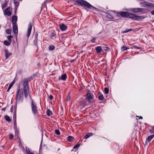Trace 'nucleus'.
Wrapping results in <instances>:
<instances>
[{
	"label": "nucleus",
	"mask_w": 154,
	"mask_h": 154,
	"mask_svg": "<svg viewBox=\"0 0 154 154\" xmlns=\"http://www.w3.org/2000/svg\"><path fill=\"white\" fill-rule=\"evenodd\" d=\"M13 25L17 24L16 23L17 21V17L16 16H13L12 17Z\"/></svg>",
	"instance_id": "obj_12"
},
{
	"label": "nucleus",
	"mask_w": 154,
	"mask_h": 154,
	"mask_svg": "<svg viewBox=\"0 0 154 154\" xmlns=\"http://www.w3.org/2000/svg\"><path fill=\"white\" fill-rule=\"evenodd\" d=\"M50 37L52 39H54L56 38V33L55 31H53L50 34Z\"/></svg>",
	"instance_id": "obj_11"
},
{
	"label": "nucleus",
	"mask_w": 154,
	"mask_h": 154,
	"mask_svg": "<svg viewBox=\"0 0 154 154\" xmlns=\"http://www.w3.org/2000/svg\"><path fill=\"white\" fill-rule=\"evenodd\" d=\"M52 114V112L49 109H48L47 110V115L49 116H51Z\"/></svg>",
	"instance_id": "obj_25"
},
{
	"label": "nucleus",
	"mask_w": 154,
	"mask_h": 154,
	"mask_svg": "<svg viewBox=\"0 0 154 154\" xmlns=\"http://www.w3.org/2000/svg\"><path fill=\"white\" fill-rule=\"evenodd\" d=\"M4 14L5 15H6L8 16H10L11 15V12L8 10V8L5 9V11Z\"/></svg>",
	"instance_id": "obj_13"
},
{
	"label": "nucleus",
	"mask_w": 154,
	"mask_h": 154,
	"mask_svg": "<svg viewBox=\"0 0 154 154\" xmlns=\"http://www.w3.org/2000/svg\"><path fill=\"white\" fill-rule=\"evenodd\" d=\"M78 3L82 6L84 7H86L87 8H92L94 9H96L97 8L93 6H92L88 2L84 1L82 0H78Z\"/></svg>",
	"instance_id": "obj_3"
},
{
	"label": "nucleus",
	"mask_w": 154,
	"mask_h": 154,
	"mask_svg": "<svg viewBox=\"0 0 154 154\" xmlns=\"http://www.w3.org/2000/svg\"><path fill=\"white\" fill-rule=\"evenodd\" d=\"M70 96L69 95V94L67 97V98L66 99V101H69L70 100Z\"/></svg>",
	"instance_id": "obj_36"
},
{
	"label": "nucleus",
	"mask_w": 154,
	"mask_h": 154,
	"mask_svg": "<svg viewBox=\"0 0 154 154\" xmlns=\"http://www.w3.org/2000/svg\"><path fill=\"white\" fill-rule=\"evenodd\" d=\"M14 128H17V123H16V116H14Z\"/></svg>",
	"instance_id": "obj_24"
},
{
	"label": "nucleus",
	"mask_w": 154,
	"mask_h": 154,
	"mask_svg": "<svg viewBox=\"0 0 154 154\" xmlns=\"http://www.w3.org/2000/svg\"><path fill=\"white\" fill-rule=\"evenodd\" d=\"M99 100L101 101H103L104 98V97L103 95H100L98 97Z\"/></svg>",
	"instance_id": "obj_26"
},
{
	"label": "nucleus",
	"mask_w": 154,
	"mask_h": 154,
	"mask_svg": "<svg viewBox=\"0 0 154 154\" xmlns=\"http://www.w3.org/2000/svg\"><path fill=\"white\" fill-rule=\"evenodd\" d=\"M96 50L97 53H100L102 50V48L100 46H98L96 48Z\"/></svg>",
	"instance_id": "obj_14"
},
{
	"label": "nucleus",
	"mask_w": 154,
	"mask_h": 154,
	"mask_svg": "<svg viewBox=\"0 0 154 154\" xmlns=\"http://www.w3.org/2000/svg\"><path fill=\"white\" fill-rule=\"evenodd\" d=\"M38 42V39L37 37H36L34 41V44L35 45H37V44Z\"/></svg>",
	"instance_id": "obj_34"
},
{
	"label": "nucleus",
	"mask_w": 154,
	"mask_h": 154,
	"mask_svg": "<svg viewBox=\"0 0 154 154\" xmlns=\"http://www.w3.org/2000/svg\"><path fill=\"white\" fill-rule=\"evenodd\" d=\"M4 118L5 119L8 121V122H10L11 121V119H10V117L8 116H4Z\"/></svg>",
	"instance_id": "obj_21"
},
{
	"label": "nucleus",
	"mask_w": 154,
	"mask_h": 154,
	"mask_svg": "<svg viewBox=\"0 0 154 154\" xmlns=\"http://www.w3.org/2000/svg\"><path fill=\"white\" fill-rule=\"evenodd\" d=\"M128 49V48L125 46H123L121 48V49H122V51H125L127 49Z\"/></svg>",
	"instance_id": "obj_29"
},
{
	"label": "nucleus",
	"mask_w": 154,
	"mask_h": 154,
	"mask_svg": "<svg viewBox=\"0 0 154 154\" xmlns=\"http://www.w3.org/2000/svg\"><path fill=\"white\" fill-rule=\"evenodd\" d=\"M104 91L106 94H107L109 93V91L108 88H104Z\"/></svg>",
	"instance_id": "obj_30"
},
{
	"label": "nucleus",
	"mask_w": 154,
	"mask_h": 154,
	"mask_svg": "<svg viewBox=\"0 0 154 154\" xmlns=\"http://www.w3.org/2000/svg\"><path fill=\"white\" fill-rule=\"evenodd\" d=\"M25 149H26V151L27 154H34L33 153L31 152L29 149V148L27 147H25Z\"/></svg>",
	"instance_id": "obj_17"
},
{
	"label": "nucleus",
	"mask_w": 154,
	"mask_h": 154,
	"mask_svg": "<svg viewBox=\"0 0 154 154\" xmlns=\"http://www.w3.org/2000/svg\"><path fill=\"white\" fill-rule=\"evenodd\" d=\"M13 32L15 35H17L18 34V28L17 24L13 25Z\"/></svg>",
	"instance_id": "obj_7"
},
{
	"label": "nucleus",
	"mask_w": 154,
	"mask_h": 154,
	"mask_svg": "<svg viewBox=\"0 0 154 154\" xmlns=\"http://www.w3.org/2000/svg\"><path fill=\"white\" fill-rule=\"evenodd\" d=\"M96 40V38H92L91 40V41L93 42H94Z\"/></svg>",
	"instance_id": "obj_41"
},
{
	"label": "nucleus",
	"mask_w": 154,
	"mask_h": 154,
	"mask_svg": "<svg viewBox=\"0 0 154 154\" xmlns=\"http://www.w3.org/2000/svg\"><path fill=\"white\" fill-rule=\"evenodd\" d=\"M5 57L6 59H7L8 57L11 56V53L9 52L7 50H5Z\"/></svg>",
	"instance_id": "obj_8"
},
{
	"label": "nucleus",
	"mask_w": 154,
	"mask_h": 154,
	"mask_svg": "<svg viewBox=\"0 0 154 154\" xmlns=\"http://www.w3.org/2000/svg\"><path fill=\"white\" fill-rule=\"evenodd\" d=\"M131 11L134 12H137L141 11H142V9L140 8H132L131 9Z\"/></svg>",
	"instance_id": "obj_9"
},
{
	"label": "nucleus",
	"mask_w": 154,
	"mask_h": 154,
	"mask_svg": "<svg viewBox=\"0 0 154 154\" xmlns=\"http://www.w3.org/2000/svg\"><path fill=\"white\" fill-rule=\"evenodd\" d=\"M94 95L93 93L90 91L88 92L86 95V98L88 102L92 103L93 101Z\"/></svg>",
	"instance_id": "obj_4"
},
{
	"label": "nucleus",
	"mask_w": 154,
	"mask_h": 154,
	"mask_svg": "<svg viewBox=\"0 0 154 154\" xmlns=\"http://www.w3.org/2000/svg\"><path fill=\"white\" fill-rule=\"evenodd\" d=\"M137 117H139V119H143L142 118V117L141 116H140L139 117L138 116H137Z\"/></svg>",
	"instance_id": "obj_45"
},
{
	"label": "nucleus",
	"mask_w": 154,
	"mask_h": 154,
	"mask_svg": "<svg viewBox=\"0 0 154 154\" xmlns=\"http://www.w3.org/2000/svg\"><path fill=\"white\" fill-rule=\"evenodd\" d=\"M55 133L58 135H59L60 134V132L58 130H56L55 131Z\"/></svg>",
	"instance_id": "obj_37"
},
{
	"label": "nucleus",
	"mask_w": 154,
	"mask_h": 154,
	"mask_svg": "<svg viewBox=\"0 0 154 154\" xmlns=\"http://www.w3.org/2000/svg\"><path fill=\"white\" fill-rule=\"evenodd\" d=\"M4 6L3 5H2V9H3L4 8Z\"/></svg>",
	"instance_id": "obj_48"
},
{
	"label": "nucleus",
	"mask_w": 154,
	"mask_h": 154,
	"mask_svg": "<svg viewBox=\"0 0 154 154\" xmlns=\"http://www.w3.org/2000/svg\"><path fill=\"white\" fill-rule=\"evenodd\" d=\"M14 83V82H12L9 85L8 88L7 90V91H9V90L11 88L12 86L13 85Z\"/></svg>",
	"instance_id": "obj_19"
},
{
	"label": "nucleus",
	"mask_w": 154,
	"mask_h": 154,
	"mask_svg": "<svg viewBox=\"0 0 154 154\" xmlns=\"http://www.w3.org/2000/svg\"><path fill=\"white\" fill-rule=\"evenodd\" d=\"M151 13L152 15H154V10L152 11L151 12Z\"/></svg>",
	"instance_id": "obj_44"
},
{
	"label": "nucleus",
	"mask_w": 154,
	"mask_h": 154,
	"mask_svg": "<svg viewBox=\"0 0 154 154\" xmlns=\"http://www.w3.org/2000/svg\"><path fill=\"white\" fill-rule=\"evenodd\" d=\"M49 97L51 100H52L53 98V97L52 95H51L49 96Z\"/></svg>",
	"instance_id": "obj_40"
},
{
	"label": "nucleus",
	"mask_w": 154,
	"mask_h": 154,
	"mask_svg": "<svg viewBox=\"0 0 154 154\" xmlns=\"http://www.w3.org/2000/svg\"><path fill=\"white\" fill-rule=\"evenodd\" d=\"M59 27L62 31L65 30L67 29V26L64 24L63 23L59 25Z\"/></svg>",
	"instance_id": "obj_10"
},
{
	"label": "nucleus",
	"mask_w": 154,
	"mask_h": 154,
	"mask_svg": "<svg viewBox=\"0 0 154 154\" xmlns=\"http://www.w3.org/2000/svg\"><path fill=\"white\" fill-rule=\"evenodd\" d=\"M105 48L104 49L105 50H108V48L107 47H105Z\"/></svg>",
	"instance_id": "obj_46"
},
{
	"label": "nucleus",
	"mask_w": 154,
	"mask_h": 154,
	"mask_svg": "<svg viewBox=\"0 0 154 154\" xmlns=\"http://www.w3.org/2000/svg\"><path fill=\"white\" fill-rule=\"evenodd\" d=\"M74 60H72L71 61V62H73V61H74Z\"/></svg>",
	"instance_id": "obj_49"
},
{
	"label": "nucleus",
	"mask_w": 154,
	"mask_h": 154,
	"mask_svg": "<svg viewBox=\"0 0 154 154\" xmlns=\"http://www.w3.org/2000/svg\"><path fill=\"white\" fill-rule=\"evenodd\" d=\"M31 109L33 114L34 115H35L37 112V107L33 100H32L31 101Z\"/></svg>",
	"instance_id": "obj_5"
},
{
	"label": "nucleus",
	"mask_w": 154,
	"mask_h": 154,
	"mask_svg": "<svg viewBox=\"0 0 154 154\" xmlns=\"http://www.w3.org/2000/svg\"><path fill=\"white\" fill-rule=\"evenodd\" d=\"M154 137V134L150 135L149 136L148 138L146 139V142H149Z\"/></svg>",
	"instance_id": "obj_15"
},
{
	"label": "nucleus",
	"mask_w": 154,
	"mask_h": 154,
	"mask_svg": "<svg viewBox=\"0 0 154 154\" xmlns=\"http://www.w3.org/2000/svg\"><path fill=\"white\" fill-rule=\"evenodd\" d=\"M11 43V42L7 40H5L3 42L4 44L7 46H9L10 45Z\"/></svg>",
	"instance_id": "obj_16"
},
{
	"label": "nucleus",
	"mask_w": 154,
	"mask_h": 154,
	"mask_svg": "<svg viewBox=\"0 0 154 154\" xmlns=\"http://www.w3.org/2000/svg\"><path fill=\"white\" fill-rule=\"evenodd\" d=\"M19 3L18 2H14V4L15 5V9L16 11L19 6Z\"/></svg>",
	"instance_id": "obj_20"
},
{
	"label": "nucleus",
	"mask_w": 154,
	"mask_h": 154,
	"mask_svg": "<svg viewBox=\"0 0 154 154\" xmlns=\"http://www.w3.org/2000/svg\"><path fill=\"white\" fill-rule=\"evenodd\" d=\"M23 89H20V86H18L17 91L16 97L17 101H23L24 97L27 98L29 94V87L28 82L24 81L23 85Z\"/></svg>",
	"instance_id": "obj_1"
},
{
	"label": "nucleus",
	"mask_w": 154,
	"mask_h": 154,
	"mask_svg": "<svg viewBox=\"0 0 154 154\" xmlns=\"http://www.w3.org/2000/svg\"><path fill=\"white\" fill-rule=\"evenodd\" d=\"M55 47L54 45H50L49 47V49L50 51H52L54 49Z\"/></svg>",
	"instance_id": "obj_22"
},
{
	"label": "nucleus",
	"mask_w": 154,
	"mask_h": 154,
	"mask_svg": "<svg viewBox=\"0 0 154 154\" xmlns=\"http://www.w3.org/2000/svg\"><path fill=\"white\" fill-rule=\"evenodd\" d=\"M73 139V137L71 136H69L67 138V140L70 141H72Z\"/></svg>",
	"instance_id": "obj_23"
},
{
	"label": "nucleus",
	"mask_w": 154,
	"mask_h": 154,
	"mask_svg": "<svg viewBox=\"0 0 154 154\" xmlns=\"http://www.w3.org/2000/svg\"><path fill=\"white\" fill-rule=\"evenodd\" d=\"M80 144H79L76 145L73 147L74 149H77L80 146Z\"/></svg>",
	"instance_id": "obj_33"
},
{
	"label": "nucleus",
	"mask_w": 154,
	"mask_h": 154,
	"mask_svg": "<svg viewBox=\"0 0 154 154\" xmlns=\"http://www.w3.org/2000/svg\"><path fill=\"white\" fill-rule=\"evenodd\" d=\"M134 48H136V49H140V47H138L137 46H134Z\"/></svg>",
	"instance_id": "obj_42"
},
{
	"label": "nucleus",
	"mask_w": 154,
	"mask_h": 154,
	"mask_svg": "<svg viewBox=\"0 0 154 154\" xmlns=\"http://www.w3.org/2000/svg\"><path fill=\"white\" fill-rule=\"evenodd\" d=\"M149 132L151 134L154 133V126L152 128V129L150 130H149Z\"/></svg>",
	"instance_id": "obj_28"
},
{
	"label": "nucleus",
	"mask_w": 154,
	"mask_h": 154,
	"mask_svg": "<svg viewBox=\"0 0 154 154\" xmlns=\"http://www.w3.org/2000/svg\"><path fill=\"white\" fill-rule=\"evenodd\" d=\"M92 135V134L91 133H89L88 134L84 136V138L85 139H87L88 138H89L90 136H91Z\"/></svg>",
	"instance_id": "obj_27"
},
{
	"label": "nucleus",
	"mask_w": 154,
	"mask_h": 154,
	"mask_svg": "<svg viewBox=\"0 0 154 154\" xmlns=\"http://www.w3.org/2000/svg\"><path fill=\"white\" fill-rule=\"evenodd\" d=\"M107 17L108 18L110 19H112L113 18V17L112 16L109 14H108L107 15Z\"/></svg>",
	"instance_id": "obj_35"
},
{
	"label": "nucleus",
	"mask_w": 154,
	"mask_h": 154,
	"mask_svg": "<svg viewBox=\"0 0 154 154\" xmlns=\"http://www.w3.org/2000/svg\"><path fill=\"white\" fill-rule=\"evenodd\" d=\"M13 137H14V136L12 134H11L10 135L9 138L10 139H11V140L13 138Z\"/></svg>",
	"instance_id": "obj_39"
},
{
	"label": "nucleus",
	"mask_w": 154,
	"mask_h": 154,
	"mask_svg": "<svg viewBox=\"0 0 154 154\" xmlns=\"http://www.w3.org/2000/svg\"><path fill=\"white\" fill-rule=\"evenodd\" d=\"M149 6L150 7H154V4H150V5H149Z\"/></svg>",
	"instance_id": "obj_43"
},
{
	"label": "nucleus",
	"mask_w": 154,
	"mask_h": 154,
	"mask_svg": "<svg viewBox=\"0 0 154 154\" xmlns=\"http://www.w3.org/2000/svg\"><path fill=\"white\" fill-rule=\"evenodd\" d=\"M132 30V29H129L123 32V33H127Z\"/></svg>",
	"instance_id": "obj_38"
},
{
	"label": "nucleus",
	"mask_w": 154,
	"mask_h": 154,
	"mask_svg": "<svg viewBox=\"0 0 154 154\" xmlns=\"http://www.w3.org/2000/svg\"><path fill=\"white\" fill-rule=\"evenodd\" d=\"M19 1H22V0H19Z\"/></svg>",
	"instance_id": "obj_50"
},
{
	"label": "nucleus",
	"mask_w": 154,
	"mask_h": 154,
	"mask_svg": "<svg viewBox=\"0 0 154 154\" xmlns=\"http://www.w3.org/2000/svg\"><path fill=\"white\" fill-rule=\"evenodd\" d=\"M6 33L7 34L10 35L11 34V30L10 29H8L6 30Z\"/></svg>",
	"instance_id": "obj_32"
},
{
	"label": "nucleus",
	"mask_w": 154,
	"mask_h": 154,
	"mask_svg": "<svg viewBox=\"0 0 154 154\" xmlns=\"http://www.w3.org/2000/svg\"><path fill=\"white\" fill-rule=\"evenodd\" d=\"M12 37L11 35H8L7 36V38L8 40V41L11 42V38H12Z\"/></svg>",
	"instance_id": "obj_31"
},
{
	"label": "nucleus",
	"mask_w": 154,
	"mask_h": 154,
	"mask_svg": "<svg viewBox=\"0 0 154 154\" xmlns=\"http://www.w3.org/2000/svg\"><path fill=\"white\" fill-rule=\"evenodd\" d=\"M32 25L31 23H29L28 25L27 30V33L26 34L27 36L29 38L30 36V34L32 29Z\"/></svg>",
	"instance_id": "obj_6"
},
{
	"label": "nucleus",
	"mask_w": 154,
	"mask_h": 154,
	"mask_svg": "<svg viewBox=\"0 0 154 154\" xmlns=\"http://www.w3.org/2000/svg\"><path fill=\"white\" fill-rule=\"evenodd\" d=\"M117 16L119 17H127L132 18L134 20L137 21H139L143 18L142 17L137 16L129 12L124 11L118 13L117 14Z\"/></svg>",
	"instance_id": "obj_2"
},
{
	"label": "nucleus",
	"mask_w": 154,
	"mask_h": 154,
	"mask_svg": "<svg viewBox=\"0 0 154 154\" xmlns=\"http://www.w3.org/2000/svg\"><path fill=\"white\" fill-rule=\"evenodd\" d=\"M4 6L3 5H2V9H3L4 8Z\"/></svg>",
	"instance_id": "obj_47"
},
{
	"label": "nucleus",
	"mask_w": 154,
	"mask_h": 154,
	"mask_svg": "<svg viewBox=\"0 0 154 154\" xmlns=\"http://www.w3.org/2000/svg\"><path fill=\"white\" fill-rule=\"evenodd\" d=\"M66 74H64L61 76V79L62 80L64 81L66 80Z\"/></svg>",
	"instance_id": "obj_18"
}]
</instances>
